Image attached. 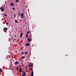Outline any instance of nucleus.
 Wrapping results in <instances>:
<instances>
[{
	"instance_id": "1",
	"label": "nucleus",
	"mask_w": 76,
	"mask_h": 76,
	"mask_svg": "<svg viewBox=\"0 0 76 76\" xmlns=\"http://www.w3.org/2000/svg\"><path fill=\"white\" fill-rule=\"evenodd\" d=\"M23 15V13H21L20 15V16H21V18H22V19H23V18H24V15Z\"/></svg>"
},
{
	"instance_id": "2",
	"label": "nucleus",
	"mask_w": 76,
	"mask_h": 76,
	"mask_svg": "<svg viewBox=\"0 0 76 76\" xmlns=\"http://www.w3.org/2000/svg\"><path fill=\"white\" fill-rule=\"evenodd\" d=\"M0 10H1V12H4V8L3 7H1L0 8Z\"/></svg>"
},
{
	"instance_id": "3",
	"label": "nucleus",
	"mask_w": 76,
	"mask_h": 76,
	"mask_svg": "<svg viewBox=\"0 0 76 76\" xmlns=\"http://www.w3.org/2000/svg\"><path fill=\"white\" fill-rule=\"evenodd\" d=\"M3 31L4 32H6L7 31V28L5 27L3 29Z\"/></svg>"
},
{
	"instance_id": "4",
	"label": "nucleus",
	"mask_w": 76,
	"mask_h": 76,
	"mask_svg": "<svg viewBox=\"0 0 76 76\" xmlns=\"http://www.w3.org/2000/svg\"><path fill=\"white\" fill-rule=\"evenodd\" d=\"M10 5L11 6H15V4L13 3H10Z\"/></svg>"
},
{
	"instance_id": "5",
	"label": "nucleus",
	"mask_w": 76,
	"mask_h": 76,
	"mask_svg": "<svg viewBox=\"0 0 76 76\" xmlns=\"http://www.w3.org/2000/svg\"><path fill=\"white\" fill-rule=\"evenodd\" d=\"M27 41L28 42H30V41H31V39H30V38H28L27 39Z\"/></svg>"
},
{
	"instance_id": "6",
	"label": "nucleus",
	"mask_w": 76,
	"mask_h": 76,
	"mask_svg": "<svg viewBox=\"0 0 76 76\" xmlns=\"http://www.w3.org/2000/svg\"><path fill=\"white\" fill-rule=\"evenodd\" d=\"M25 45H26V46H29L30 45V44L29 43H27V44H26Z\"/></svg>"
},
{
	"instance_id": "7",
	"label": "nucleus",
	"mask_w": 76,
	"mask_h": 76,
	"mask_svg": "<svg viewBox=\"0 0 76 76\" xmlns=\"http://www.w3.org/2000/svg\"><path fill=\"white\" fill-rule=\"evenodd\" d=\"M23 35V33H21L20 34V38H22V37Z\"/></svg>"
},
{
	"instance_id": "8",
	"label": "nucleus",
	"mask_w": 76,
	"mask_h": 76,
	"mask_svg": "<svg viewBox=\"0 0 76 76\" xmlns=\"http://www.w3.org/2000/svg\"><path fill=\"white\" fill-rule=\"evenodd\" d=\"M19 64V62H18V61H16L15 62V64Z\"/></svg>"
},
{
	"instance_id": "9",
	"label": "nucleus",
	"mask_w": 76,
	"mask_h": 76,
	"mask_svg": "<svg viewBox=\"0 0 76 76\" xmlns=\"http://www.w3.org/2000/svg\"><path fill=\"white\" fill-rule=\"evenodd\" d=\"M23 76H25L26 75V73H25V72H23Z\"/></svg>"
},
{
	"instance_id": "10",
	"label": "nucleus",
	"mask_w": 76,
	"mask_h": 76,
	"mask_svg": "<svg viewBox=\"0 0 76 76\" xmlns=\"http://www.w3.org/2000/svg\"><path fill=\"white\" fill-rule=\"evenodd\" d=\"M26 37H27V38H28V36H29L28 34H26Z\"/></svg>"
},
{
	"instance_id": "11",
	"label": "nucleus",
	"mask_w": 76,
	"mask_h": 76,
	"mask_svg": "<svg viewBox=\"0 0 76 76\" xmlns=\"http://www.w3.org/2000/svg\"><path fill=\"white\" fill-rule=\"evenodd\" d=\"M25 54H26V55H27V54H28V52H26L25 53Z\"/></svg>"
},
{
	"instance_id": "12",
	"label": "nucleus",
	"mask_w": 76,
	"mask_h": 76,
	"mask_svg": "<svg viewBox=\"0 0 76 76\" xmlns=\"http://www.w3.org/2000/svg\"><path fill=\"white\" fill-rule=\"evenodd\" d=\"M21 54L22 55H23V54H24V53L23 52H22Z\"/></svg>"
},
{
	"instance_id": "13",
	"label": "nucleus",
	"mask_w": 76,
	"mask_h": 76,
	"mask_svg": "<svg viewBox=\"0 0 76 76\" xmlns=\"http://www.w3.org/2000/svg\"><path fill=\"white\" fill-rule=\"evenodd\" d=\"M19 71L20 72H22V70H21V69H20V68L19 69Z\"/></svg>"
},
{
	"instance_id": "14",
	"label": "nucleus",
	"mask_w": 76,
	"mask_h": 76,
	"mask_svg": "<svg viewBox=\"0 0 76 76\" xmlns=\"http://www.w3.org/2000/svg\"><path fill=\"white\" fill-rule=\"evenodd\" d=\"M12 10H15V8L12 7Z\"/></svg>"
},
{
	"instance_id": "15",
	"label": "nucleus",
	"mask_w": 76,
	"mask_h": 76,
	"mask_svg": "<svg viewBox=\"0 0 76 76\" xmlns=\"http://www.w3.org/2000/svg\"><path fill=\"white\" fill-rule=\"evenodd\" d=\"M22 58L24 59V58H25V56H23L22 57Z\"/></svg>"
},
{
	"instance_id": "16",
	"label": "nucleus",
	"mask_w": 76,
	"mask_h": 76,
	"mask_svg": "<svg viewBox=\"0 0 76 76\" xmlns=\"http://www.w3.org/2000/svg\"><path fill=\"white\" fill-rule=\"evenodd\" d=\"M16 1L17 3H18V2H19V1L18 0H16Z\"/></svg>"
},
{
	"instance_id": "17",
	"label": "nucleus",
	"mask_w": 76,
	"mask_h": 76,
	"mask_svg": "<svg viewBox=\"0 0 76 76\" xmlns=\"http://www.w3.org/2000/svg\"><path fill=\"white\" fill-rule=\"evenodd\" d=\"M18 69H19L18 68V66L16 67V70H18Z\"/></svg>"
},
{
	"instance_id": "18",
	"label": "nucleus",
	"mask_w": 76,
	"mask_h": 76,
	"mask_svg": "<svg viewBox=\"0 0 76 76\" xmlns=\"http://www.w3.org/2000/svg\"><path fill=\"white\" fill-rule=\"evenodd\" d=\"M0 72H2V70H1V69L0 68Z\"/></svg>"
},
{
	"instance_id": "19",
	"label": "nucleus",
	"mask_w": 76,
	"mask_h": 76,
	"mask_svg": "<svg viewBox=\"0 0 76 76\" xmlns=\"http://www.w3.org/2000/svg\"><path fill=\"white\" fill-rule=\"evenodd\" d=\"M14 18H15L16 17V16L15 14H14Z\"/></svg>"
},
{
	"instance_id": "20",
	"label": "nucleus",
	"mask_w": 76,
	"mask_h": 76,
	"mask_svg": "<svg viewBox=\"0 0 76 76\" xmlns=\"http://www.w3.org/2000/svg\"><path fill=\"white\" fill-rule=\"evenodd\" d=\"M26 72L28 73V70H27V69L26 70Z\"/></svg>"
},
{
	"instance_id": "21",
	"label": "nucleus",
	"mask_w": 76,
	"mask_h": 76,
	"mask_svg": "<svg viewBox=\"0 0 76 76\" xmlns=\"http://www.w3.org/2000/svg\"><path fill=\"white\" fill-rule=\"evenodd\" d=\"M31 73L33 75L34 74V72L33 71L31 72Z\"/></svg>"
},
{
	"instance_id": "22",
	"label": "nucleus",
	"mask_w": 76,
	"mask_h": 76,
	"mask_svg": "<svg viewBox=\"0 0 76 76\" xmlns=\"http://www.w3.org/2000/svg\"><path fill=\"white\" fill-rule=\"evenodd\" d=\"M4 16H7V15L5 14L4 15Z\"/></svg>"
},
{
	"instance_id": "23",
	"label": "nucleus",
	"mask_w": 76,
	"mask_h": 76,
	"mask_svg": "<svg viewBox=\"0 0 76 76\" xmlns=\"http://www.w3.org/2000/svg\"><path fill=\"white\" fill-rule=\"evenodd\" d=\"M15 22L16 23H18V20H16Z\"/></svg>"
},
{
	"instance_id": "24",
	"label": "nucleus",
	"mask_w": 76,
	"mask_h": 76,
	"mask_svg": "<svg viewBox=\"0 0 76 76\" xmlns=\"http://www.w3.org/2000/svg\"><path fill=\"white\" fill-rule=\"evenodd\" d=\"M19 16H20V12H19Z\"/></svg>"
},
{
	"instance_id": "25",
	"label": "nucleus",
	"mask_w": 76,
	"mask_h": 76,
	"mask_svg": "<svg viewBox=\"0 0 76 76\" xmlns=\"http://www.w3.org/2000/svg\"><path fill=\"white\" fill-rule=\"evenodd\" d=\"M27 34H29V31H28L27 32Z\"/></svg>"
},
{
	"instance_id": "26",
	"label": "nucleus",
	"mask_w": 76,
	"mask_h": 76,
	"mask_svg": "<svg viewBox=\"0 0 76 76\" xmlns=\"http://www.w3.org/2000/svg\"><path fill=\"white\" fill-rule=\"evenodd\" d=\"M9 23H8V22H7V23H6V25H8V24Z\"/></svg>"
},
{
	"instance_id": "27",
	"label": "nucleus",
	"mask_w": 76,
	"mask_h": 76,
	"mask_svg": "<svg viewBox=\"0 0 76 76\" xmlns=\"http://www.w3.org/2000/svg\"><path fill=\"white\" fill-rule=\"evenodd\" d=\"M30 67H32V65L31 64H30Z\"/></svg>"
},
{
	"instance_id": "28",
	"label": "nucleus",
	"mask_w": 76,
	"mask_h": 76,
	"mask_svg": "<svg viewBox=\"0 0 76 76\" xmlns=\"http://www.w3.org/2000/svg\"><path fill=\"white\" fill-rule=\"evenodd\" d=\"M34 76V74H32L31 75V76Z\"/></svg>"
},
{
	"instance_id": "29",
	"label": "nucleus",
	"mask_w": 76,
	"mask_h": 76,
	"mask_svg": "<svg viewBox=\"0 0 76 76\" xmlns=\"http://www.w3.org/2000/svg\"><path fill=\"white\" fill-rule=\"evenodd\" d=\"M22 66L23 67L24 66V65H22Z\"/></svg>"
},
{
	"instance_id": "30",
	"label": "nucleus",
	"mask_w": 76,
	"mask_h": 76,
	"mask_svg": "<svg viewBox=\"0 0 76 76\" xmlns=\"http://www.w3.org/2000/svg\"><path fill=\"white\" fill-rule=\"evenodd\" d=\"M26 8H27V7H28V5H26Z\"/></svg>"
},
{
	"instance_id": "31",
	"label": "nucleus",
	"mask_w": 76,
	"mask_h": 76,
	"mask_svg": "<svg viewBox=\"0 0 76 76\" xmlns=\"http://www.w3.org/2000/svg\"><path fill=\"white\" fill-rule=\"evenodd\" d=\"M33 69V68H31V70H32Z\"/></svg>"
},
{
	"instance_id": "32",
	"label": "nucleus",
	"mask_w": 76,
	"mask_h": 76,
	"mask_svg": "<svg viewBox=\"0 0 76 76\" xmlns=\"http://www.w3.org/2000/svg\"><path fill=\"white\" fill-rule=\"evenodd\" d=\"M22 76H25L23 75H22Z\"/></svg>"
},
{
	"instance_id": "33",
	"label": "nucleus",
	"mask_w": 76,
	"mask_h": 76,
	"mask_svg": "<svg viewBox=\"0 0 76 76\" xmlns=\"http://www.w3.org/2000/svg\"><path fill=\"white\" fill-rule=\"evenodd\" d=\"M23 72H24V71H23Z\"/></svg>"
},
{
	"instance_id": "34",
	"label": "nucleus",
	"mask_w": 76,
	"mask_h": 76,
	"mask_svg": "<svg viewBox=\"0 0 76 76\" xmlns=\"http://www.w3.org/2000/svg\"><path fill=\"white\" fill-rule=\"evenodd\" d=\"M28 75H29V74H28Z\"/></svg>"
}]
</instances>
